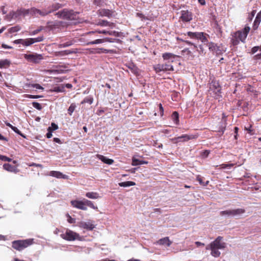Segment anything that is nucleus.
Wrapping results in <instances>:
<instances>
[{
    "instance_id": "obj_1",
    "label": "nucleus",
    "mask_w": 261,
    "mask_h": 261,
    "mask_svg": "<svg viewBox=\"0 0 261 261\" xmlns=\"http://www.w3.org/2000/svg\"><path fill=\"white\" fill-rule=\"evenodd\" d=\"M225 247L226 244L222 241V237L219 236L206 246V249L211 250V254L215 257H218L221 254L219 249H223Z\"/></svg>"
},
{
    "instance_id": "obj_2",
    "label": "nucleus",
    "mask_w": 261,
    "mask_h": 261,
    "mask_svg": "<svg viewBox=\"0 0 261 261\" xmlns=\"http://www.w3.org/2000/svg\"><path fill=\"white\" fill-rule=\"evenodd\" d=\"M250 30V27L246 26L243 30L238 31L234 33L232 35L231 39V42L233 45H238L240 41L244 42Z\"/></svg>"
},
{
    "instance_id": "obj_3",
    "label": "nucleus",
    "mask_w": 261,
    "mask_h": 261,
    "mask_svg": "<svg viewBox=\"0 0 261 261\" xmlns=\"http://www.w3.org/2000/svg\"><path fill=\"white\" fill-rule=\"evenodd\" d=\"M34 243L33 239L14 241L12 242V247L16 250L20 251Z\"/></svg>"
},
{
    "instance_id": "obj_4",
    "label": "nucleus",
    "mask_w": 261,
    "mask_h": 261,
    "mask_svg": "<svg viewBox=\"0 0 261 261\" xmlns=\"http://www.w3.org/2000/svg\"><path fill=\"white\" fill-rule=\"evenodd\" d=\"M61 237L65 240L68 241H73L74 240H82V237L79 233L74 232L70 229H66L64 233L61 234Z\"/></svg>"
},
{
    "instance_id": "obj_5",
    "label": "nucleus",
    "mask_w": 261,
    "mask_h": 261,
    "mask_svg": "<svg viewBox=\"0 0 261 261\" xmlns=\"http://www.w3.org/2000/svg\"><path fill=\"white\" fill-rule=\"evenodd\" d=\"M23 57L28 62L33 63H38L43 59L42 55L36 53L25 54Z\"/></svg>"
},
{
    "instance_id": "obj_6",
    "label": "nucleus",
    "mask_w": 261,
    "mask_h": 261,
    "mask_svg": "<svg viewBox=\"0 0 261 261\" xmlns=\"http://www.w3.org/2000/svg\"><path fill=\"white\" fill-rule=\"evenodd\" d=\"M153 69L156 72H159L161 71H173V66L168 63H166L164 64H157L153 66Z\"/></svg>"
},
{
    "instance_id": "obj_7",
    "label": "nucleus",
    "mask_w": 261,
    "mask_h": 261,
    "mask_svg": "<svg viewBox=\"0 0 261 261\" xmlns=\"http://www.w3.org/2000/svg\"><path fill=\"white\" fill-rule=\"evenodd\" d=\"M73 14L72 11H68L65 9L56 13L58 17L69 19H74Z\"/></svg>"
},
{
    "instance_id": "obj_8",
    "label": "nucleus",
    "mask_w": 261,
    "mask_h": 261,
    "mask_svg": "<svg viewBox=\"0 0 261 261\" xmlns=\"http://www.w3.org/2000/svg\"><path fill=\"white\" fill-rule=\"evenodd\" d=\"M77 225L80 228L85 229L88 230H92L95 227V225L91 221H88L87 222L81 221L78 223Z\"/></svg>"
},
{
    "instance_id": "obj_9",
    "label": "nucleus",
    "mask_w": 261,
    "mask_h": 261,
    "mask_svg": "<svg viewBox=\"0 0 261 261\" xmlns=\"http://www.w3.org/2000/svg\"><path fill=\"white\" fill-rule=\"evenodd\" d=\"M71 204L74 207L76 208L84 211L87 210V207L84 206V199L83 200H72L71 201Z\"/></svg>"
},
{
    "instance_id": "obj_10",
    "label": "nucleus",
    "mask_w": 261,
    "mask_h": 261,
    "mask_svg": "<svg viewBox=\"0 0 261 261\" xmlns=\"http://www.w3.org/2000/svg\"><path fill=\"white\" fill-rule=\"evenodd\" d=\"M41 41H42V39L41 38H28L23 39L22 45L24 46H28L35 42H40Z\"/></svg>"
},
{
    "instance_id": "obj_11",
    "label": "nucleus",
    "mask_w": 261,
    "mask_h": 261,
    "mask_svg": "<svg viewBox=\"0 0 261 261\" xmlns=\"http://www.w3.org/2000/svg\"><path fill=\"white\" fill-rule=\"evenodd\" d=\"M94 32H97L99 34H104L106 35H109L111 36H114L115 37H119L120 36L121 33L114 31H106V30H103V31H96L95 32H89V34L93 33Z\"/></svg>"
},
{
    "instance_id": "obj_12",
    "label": "nucleus",
    "mask_w": 261,
    "mask_h": 261,
    "mask_svg": "<svg viewBox=\"0 0 261 261\" xmlns=\"http://www.w3.org/2000/svg\"><path fill=\"white\" fill-rule=\"evenodd\" d=\"M172 243V241L169 240V238L165 237L158 241L156 244L164 246L165 247H169L171 245Z\"/></svg>"
},
{
    "instance_id": "obj_13",
    "label": "nucleus",
    "mask_w": 261,
    "mask_h": 261,
    "mask_svg": "<svg viewBox=\"0 0 261 261\" xmlns=\"http://www.w3.org/2000/svg\"><path fill=\"white\" fill-rule=\"evenodd\" d=\"M48 175L55 177L58 178L68 179V176L66 175L63 174L59 171H51L48 173Z\"/></svg>"
},
{
    "instance_id": "obj_14",
    "label": "nucleus",
    "mask_w": 261,
    "mask_h": 261,
    "mask_svg": "<svg viewBox=\"0 0 261 261\" xmlns=\"http://www.w3.org/2000/svg\"><path fill=\"white\" fill-rule=\"evenodd\" d=\"M180 18L184 21H190L192 19V14L188 11H182Z\"/></svg>"
},
{
    "instance_id": "obj_15",
    "label": "nucleus",
    "mask_w": 261,
    "mask_h": 261,
    "mask_svg": "<svg viewBox=\"0 0 261 261\" xmlns=\"http://www.w3.org/2000/svg\"><path fill=\"white\" fill-rule=\"evenodd\" d=\"M176 57V55L169 53H164L162 55V57L164 60H168L167 62L168 63H169V62H173Z\"/></svg>"
},
{
    "instance_id": "obj_16",
    "label": "nucleus",
    "mask_w": 261,
    "mask_h": 261,
    "mask_svg": "<svg viewBox=\"0 0 261 261\" xmlns=\"http://www.w3.org/2000/svg\"><path fill=\"white\" fill-rule=\"evenodd\" d=\"M96 157L99 160L101 161L103 163L106 164L112 165L114 162L113 160L108 159L107 157L101 154H97Z\"/></svg>"
},
{
    "instance_id": "obj_17",
    "label": "nucleus",
    "mask_w": 261,
    "mask_h": 261,
    "mask_svg": "<svg viewBox=\"0 0 261 261\" xmlns=\"http://www.w3.org/2000/svg\"><path fill=\"white\" fill-rule=\"evenodd\" d=\"M31 11L34 14L40 15L41 16H45L51 12V11H46V10L41 11V10L36 9V8H33Z\"/></svg>"
},
{
    "instance_id": "obj_18",
    "label": "nucleus",
    "mask_w": 261,
    "mask_h": 261,
    "mask_svg": "<svg viewBox=\"0 0 261 261\" xmlns=\"http://www.w3.org/2000/svg\"><path fill=\"white\" fill-rule=\"evenodd\" d=\"M191 139V137H189L188 135H182L181 136H179L178 137H176L174 138H173L172 140L175 143H177L178 142L180 141H186L190 140Z\"/></svg>"
},
{
    "instance_id": "obj_19",
    "label": "nucleus",
    "mask_w": 261,
    "mask_h": 261,
    "mask_svg": "<svg viewBox=\"0 0 261 261\" xmlns=\"http://www.w3.org/2000/svg\"><path fill=\"white\" fill-rule=\"evenodd\" d=\"M86 196L90 199H96L100 198V196L98 193L94 192H89L86 194Z\"/></svg>"
},
{
    "instance_id": "obj_20",
    "label": "nucleus",
    "mask_w": 261,
    "mask_h": 261,
    "mask_svg": "<svg viewBox=\"0 0 261 261\" xmlns=\"http://www.w3.org/2000/svg\"><path fill=\"white\" fill-rule=\"evenodd\" d=\"M261 21V11L257 14L253 23L254 29H256Z\"/></svg>"
},
{
    "instance_id": "obj_21",
    "label": "nucleus",
    "mask_w": 261,
    "mask_h": 261,
    "mask_svg": "<svg viewBox=\"0 0 261 261\" xmlns=\"http://www.w3.org/2000/svg\"><path fill=\"white\" fill-rule=\"evenodd\" d=\"M148 163V162L143 161V160H140L138 159H137L135 157H133L132 158V166H137L139 165H142V164H147Z\"/></svg>"
},
{
    "instance_id": "obj_22",
    "label": "nucleus",
    "mask_w": 261,
    "mask_h": 261,
    "mask_svg": "<svg viewBox=\"0 0 261 261\" xmlns=\"http://www.w3.org/2000/svg\"><path fill=\"white\" fill-rule=\"evenodd\" d=\"M3 168L5 170L12 172H16L17 169L15 167L12 166L9 164H5L3 165Z\"/></svg>"
},
{
    "instance_id": "obj_23",
    "label": "nucleus",
    "mask_w": 261,
    "mask_h": 261,
    "mask_svg": "<svg viewBox=\"0 0 261 261\" xmlns=\"http://www.w3.org/2000/svg\"><path fill=\"white\" fill-rule=\"evenodd\" d=\"M97 25L101 26H108L111 28H113L115 26V24L113 23L108 22L105 20H101L99 21L97 23Z\"/></svg>"
},
{
    "instance_id": "obj_24",
    "label": "nucleus",
    "mask_w": 261,
    "mask_h": 261,
    "mask_svg": "<svg viewBox=\"0 0 261 261\" xmlns=\"http://www.w3.org/2000/svg\"><path fill=\"white\" fill-rule=\"evenodd\" d=\"M232 210V217L239 216L245 213V210L242 208H238Z\"/></svg>"
},
{
    "instance_id": "obj_25",
    "label": "nucleus",
    "mask_w": 261,
    "mask_h": 261,
    "mask_svg": "<svg viewBox=\"0 0 261 261\" xmlns=\"http://www.w3.org/2000/svg\"><path fill=\"white\" fill-rule=\"evenodd\" d=\"M84 202L85 206H88L89 207L94 210H97L98 208L96 206H95L93 203L90 200L84 199Z\"/></svg>"
},
{
    "instance_id": "obj_26",
    "label": "nucleus",
    "mask_w": 261,
    "mask_h": 261,
    "mask_svg": "<svg viewBox=\"0 0 261 261\" xmlns=\"http://www.w3.org/2000/svg\"><path fill=\"white\" fill-rule=\"evenodd\" d=\"M118 184L120 187H127L136 185V183L135 182L131 181L121 182H119Z\"/></svg>"
},
{
    "instance_id": "obj_27",
    "label": "nucleus",
    "mask_w": 261,
    "mask_h": 261,
    "mask_svg": "<svg viewBox=\"0 0 261 261\" xmlns=\"http://www.w3.org/2000/svg\"><path fill=\"white\" fill-rule=\"evenodd\" d=\"M73 51H71L69 50H64V51H59V52H57L56 53V56H65V55H69V54H70L71 53H72Z\"/></svg>"
},
{
    "instance_id": "obj_28",
    "label": "nucleus",
    "mask_w": 261,
    "mask_h": 261,
    "mask_svg": "<svg viewBox=\"0 0 261 261\" xmlns=\"http://www.w3.org/2000/svg\"><path fill=\"white\" fill-rule=\"evenodd\" d=\"M187 35L192 39H198V38L200 36L199 32L193 33L189 32L187 33Z\"/></svg>"
},
{
    "instance_id": "obj_29",
    "label": "nucleus",
    "mask_w": 261,
    "mask_h": 261,
    "mask_svg": "<svg viewBox=\"0 0 261 261\" xmlns=\"http://www.w3.org/2000/svg\"><path fill=\"white\" fill-rule=\"evenodd\" d=\"M105 42V40L103 39H96L94 41L88 42L86 43L87 45H90V44H101Z\"/></svg>"
},
{
    "instance_id": "obj_30",
    "label": "nucleus",
    "mask_w": 261,
    "mask_h": 261,
    "mask_svg": "<svg viewBox=\"0 0 261 261\" xmlns=\"http://www.w3.org/2000/svg\"><path fill=\"white\" fill-rule=\"evenodd\" d=\"M10 65V62L8 60H2L0 61V68H7Z\"/></svg>"
},
{
    "instance_id": "obj_31",
    "label": "nucleus",
    "mask_w": 261,
    "mask_h": 261,
    "mask_svg": "<svg viewBox=\"0 0 261 261\" xmlns=\"http://www.w3.org/2000/svg\"><path fill=\"white\" fill-rule=\"evenodd\" d=\"M59 22L58 21H51L48 22L47 23V27L50 29H54L59 25Z\"/></svg>"
},
{
    "instance_id": "obj_32",
    "label": "nucleus",
    "mask_w": 261,
    "mask_h": 261,
    "mask_svg": "<svg viewBox=\"0 0 261 261\" xmlns=\"http://www.w3.org/2000/svg\"><path fill=\"white\" fill-rule=\"evenodd\" d=\"M221 215L222 216H227L228 217H232V210H226L221 212Z\"/></svg>"
},
{
    "instance_id": "obj_33",
    "label": "nucleus",
    "mask_w": 261,
    "mask_h": 261,
    "mask_svg": "<svg viewBox=\"0 0 261 261\" xmlns=\"http://www.w3.org/2000/svg\"><path fill=\"white\" fill-rule=\"evenodd\" d=\"M95 51H94V53H97V54H100L101 53H108L110 52V50L107 49L103 48H96L95 49Z\"/></svg>"
},
{
    "instance_id": "obj_34",
    "label": "nucleus",
    "mask_w": 261,
    "mask_h": 261,
    "mask_svg": "<svg viewBox=\"0 0 261 261\" xmlns=\"http://www.w3.org/2000/svg\"><path fill=\"white\" fill-rule=\"evenodd\" d=\"M172 118L175 123L177 124L178 123V114L176 112H174L172 115Z\"/></svg>"
},
{
    "instance_id": "obj_35",
    "label": "nucleus",
    "mask_w": 261,
    "mask_h": 261,
    "mask_svg": "<svg viewBox=\"0 0 261 261\" xmlns=\"http://www.w3.org/2000/svg\"><path fill=\"white\" fill-rule=\"evenodd\" d=\"M76 108V105L74 103H72L71 104V105L70 106V107H69L68 109V114L71 116L72 115V113L74 112L75 109Z\"/></svg>"
},
{
    "instance_id": "obj_36",
    "label": "nucleus",
    "mask_w": 261,
    "mask_h": 261,
    "mask_svg": "<svg viewBox=\"0 0 261 261\" xmlns=\"http://www.w3.org/2000/svg\"><path fill=\"white\" fill-rule=\"evenodd\" d=\"M20 29L21 27L20 26L16 25L10 28L9 31L10 33H13L19 31V30H20Z\"/></svg>"
},
{
    "instance_id": "obj_37",
    "label": "nucleus",
    "mask_w": 261,
    "mask_h": 261,
    "mask_svg": "<svg viewBox=\"0 0 261 261\" xmlns=\"http://www.w3.org/2000/svg\"><path fill=\"white\" fill-rule=\"evenodd\" d=\"M73 43V42L72 41H68L66 43H62V44H60L59 45V48H62V47H68V46H69L71 45H72Z\"/></svg>"
},
{
    "instance_id": "obj_38",
    "label": "nucleus",
    "mask_w": 261,
    "mask_h": 261,
    "mask_svg": "<svg viewBox=\"0 0 261 261\" xmlns=\"http://www.w3.org/2000/svg\"><path fill=\"white\" fill-rule=\"evenodd\" d=\"M93 101V99L92 97H87L85 98L82 101V103H89V104H91Z\"/></svg>"
},
{
    "instance_id": "obj_39",
    "label": "nucleus",
    "mask_w": 261,
    "mask_h": 261,
    "mask_svg": "<svg viewBox=\"0 0 261 261\" xmlns=\"http://www.w3.org/2000/svg\"><path fill=\"white\" fill-rule=\"evenodd\" d=\"M61 5H60V4H58V3L53 4L51 6L52 9L51 10H50L49 11H51V12L53 11L58 10V9L61 8Z\"/></svg>"
},
{
    "instance_id": "obj_40",
    "label": "nucleus",
    "mask_w": 261,
    "mask_h": 261,
    "mask_svg": "<svg viewBox=\"0 0 261 261\" xmlns=\"http://www.w3.org/2000/svg\"><path fill=\"white\" fill-rule=\"evenodd\" d=\"M33 106L36 108V109L38 110H40L42 109V106L41 105L38 103V102H33Z\"/></svg>"
},
{
    "instance_id": "obj_41",
    "label": "nucleus",
    "mask_w": 261,
    "mask_h": 261,
    "mask_svg": "<svg viewBox=\"0 0 261 261\" xmlns=\"http://www.w3.org/2000/svg\"><path fill=\"white\" fill-rule=\"evenodd\" d=\"M200 36L197 39H200L202 42H205L207 40L206 38L203 35V33H199Z\"/></svg>"
},
{
    "instance_id": "obj_42",
    "label": "nucleus",
    "mask_w": 261,
    "mask_h": 261,
    "mask_svg": "<svg viewBox=\"0 0 261 261\" xmlns=\"http://www.w3.org/2000/svg\"><path fill=\"white\" fill-rule=\"evenodd\" d=\"M67 221L70 223H75V219L72 218L69 215L67 214Z\"/></svg>"
},
{
    "instance_id": "obj_43",
    "label": "nucleus",
    "mask_w": 261,
    "mask_h": 261,
    "mask_svg": "<svg viewBox=\"0 0 261 261\" xmlns=\"http://www.w3.org/2000/svg\"><path fill=\"white\" fill-rule=\"evenodd\" d=\"M0 160L10 162L11 159L6 156L0 155Z\"/></svg>"
},
{
    "instance_id": "obj_44",
    "label": "nucleus",
    "mask_w": 261,
    "mask_h": 261,
    "mask_svg": "<svg viewBox=\"0 0 261 261\" xmlns=\"http://www.w3.org/2000/svg\"><path fill=\"white\" fill-rule=\"evenodd\" d=\"M48 133L46 134V137L47 138H50L52 136V130L50 127L48 128Z\"/></svg>"
},
{
    "instance_id": "obj_45",
    "label": "nucleus",
    "mask_w": 261,
    "mask_h": 261,
    "mask_svg": "<svg viewBox=\"0 0 261 261\" xmlns=\"http://www.w3.org/2000/svg\"><path fill=\"white\" fill-rule=\"evenodd\" d=\"M32 87L33 88H35L37 89H40V90L44 89V88L42 86H41L39 84H35L32 85Z\"/></svg>"
},
{
    "instance_id": "obj_46",
    "label": "nucleus",
    "mask_w": 261,
    "mask_h": 261,
    "mask_svg": "<svg viewBox=\"0 0 261 261\" xmlns=\"http://www.w3.org/2000/svg\"><path fill=\"white\" fill-rule=\"evenodd\" d=\"M208 48L211 50H214L215 49L216 46L213 43H210L208 44Z\"/></svg>"
},
{
    "instance_id": "obj_47",
    "label": "nucleus",
    "mask_w": 261,
    "mask_h": 261,
    "mask_svg": "<svg viewBox=\"0 0 261 261\" xmlns=\"http://www.w3.org/2000/svg\"><path fill=\"white\" fill-rule=\"evenodd\" d=\"M12 129L14 132H15L16 133H17V134H19V135H21V136H22V137H24V136H23V135L21 134L20 132L19 131V130L17 127H15V126H13V127H12Z\"/></svg>"
},
{
    "instance_id": "obj_48",
    "label": "nucleus",
    "mask_w": 261,
    "mask_h": 261,
    "mask_svg": "<svg viewBox=\"0 0 261 261\" xmlns=\"http://www.w3.org/2000/svg\"><path fill=\"white\" fill-rule=\"evenodd\" d=\"M103 40H105V42H114L115 41V39H112L111 38H104Z\"/></svg>"
},
{
    "instance_id": "obj_49",
    "label": "nucleus",
    "mask_w": 261,
    "mask_h": 261,
    "mask_svg": "<svg viewBox=\"0 0 261 261\" xmlns=\"http://www.w3.org/2000/svg\"><path fill=\"white\" fill-rule=\"evenodd\" d=\"M159 111H160V115L161 116H162L163 115V112H164L163 108L161 104H159Z\"/></svg>"
},
{
    "instance_id": "obj_50",
    "label": "nucleus",
    "mask_w": 261,
    "mask_h": 261,
    "mask_svg": "<svg viewBox=\"0 0 261 261\" xmlns=\"http://www.w3.org/2000/svg\"><path fill=\"white\" fill-rule=\"evenodd\" d=\"M51 128L52 131L54 130H56L58 128V126L57 124H56L54 123H51V127H50Z\"/></svg>"
},
{
    "instance_id": "obj_51",
    "label": "nucleus",
    "mask_w": 261,
    "mask_h": 261,
    "mask_svg": "<svg viewBox=\"0 0 261 261\" xmlns=\"http://www.w3.org/2000/svg\"><path fill=\"white\" fill-rule=\"evenodd\" d=\"M259 50V46H254L252 48V53L253 54L255 53L257 51Z\"/></svg>"
},
{
    "instance_id": "obj_52",
    "label": "nucleus",
    "mask_w": 261,
    "mask_h": 261,
    "mask_svg": "<svg viewBox=\"0 0 261 261\" xmlns=\"http://www.w3.org/2000/svg\"><path fill=\"white\" fill-rule=\"evenodd\" d=\"M27 97L31 98H38L41 97L42 96H38V95H28L27 96Z\"/></svg>"
},
{
    "instance_id": "obj_53",
    "label": "nucleus",
    "mask_w": 261,
    "mask_h": 261,
    "mask_svg": "<svg viewBox=\"0 0 261 261\" xmlns=\"http://www.w3.org/2000/svg\"><path fill=\"white\" fill-rule=\"evenodd\" d=\"M22 40H23V39H22L15 40L14 41L13 43L15 44H22Z\"/></svg>"
},
{
    "instance_id": "obj_54",
    "label": "nucleus",
    "mask_w": 261,
    "mask_h": 261,
    "mask_svg": "<svg viewBox=\"0 0 261 261\" xmlns=\"http://www.w3.org/2000/svg\"><path fill=\"white\" fill-rule=\"evenodd\" d=\"M195 243L197 245V247L204 246V243L200 242H198L197 241V242H196Z\"/></svg>"
},
{
    "instance_id": "obj_55",
    "label": "nucleus",
    "mask_w": 261,
    "mask_h": 261,
    "mask_svg": "<svg viewBox=\"0 0 261 261\" xmlns=\"http://www.w3.org/2000/svg\"><path fill=\"white\" fill-rule=\"evenodd\" d=\"M232 166V164H223L222 165V167L223 168H226V167L230 168Z\"/></svg>"
},
{
    "instance_id": "obj_56",
    "label": "nucleus",
    "mask_w": 261,
    "mask_h": 261,
    "mask_svg": "<svg viewBox=\"0 0 261 261\" xmlns=\"http://www.w3.org/2000/svg\"><path fill=\"white\" fill-rule=\"evenodd\" d=\"M0 140H4V141H8L7 138H5V137H4L3 135H2L1 134H0Z\"/></svg>"
},
{
    "instance_id": "obj_57",
    "label": "nucleus",
    "mask_w": 261,
    "mask_h": 261,
    "mask_svg": "<svg viewBox=\"0 0 261 261\" xmlns=\"http://www.w3.org/2000/svg\"><path fill=\"white\" fill-rule=\"evenodd\" d=\"M198 1L202 5H204L205 4V0H198Z\"/></svg>"
},
{
    "instance_id": "obj_58",
    "label": "nucleus",
    "mask_w": 261,
    "mask_h": 261,
    "mask_svg": "<svg viewBox=\"0 0 261 261\" xmlns=\"http://www.w3.org/2000/svg\"><path fill=\"white\" fill-rule=\"evenodd\" d=\"M136 170H137V168H132L130 170H129L128 171L132 173H135Z\"/></svg>"
},
{
    "instance_id": "obj_59",
    "label": "nucleus",
    "mask_w": 261,
    "mask_h": 261,
    "mask_svg": "<svg viewBox=\"0 0 261 261\" xmlns=\"http://www.w3.org/2000/svg\"><path fill=\"white\" fill-rule=\"evenodd\" d=\"M54 140L55 142H56V143H61V141L59 139V138H55L54 139Z\"/></svg>"
},
{
    "instance_id": "obj_60",
    "label": "nucleus",
    "mask_w": 261,
    "mask_h": 261,
    "mask_svg": "<svg viewBox=\"0 0 261 261\" xmlns=\"http://www.w3.org/2000/svg\"><path fill=\"white\" fill-rule=\"evenodd\" d=\"M186 43H187L188 44H191V45H193L194 47L195 48H196L197 47V46L193 44L192 43H191V42L189 41H186Z\"/></svg>"
},
{
    "instance_id": "obj_61",
    "label": "nucleus",
    "mask_w": 261,
    "mask_h": 261,
    "mask_svg": "<svg viewBox=\"0 0 261 261\" xmlns=\"http://www.w3.org/2000/svg\"><path fill=\"white\" fill-rule=\"evenodd\" d=\"M55 91H56V92H61L62 90L60 89V88L59 87H56L55 88Z\"/></svg>"
},
{
    "instance_id": "obj_62",
    "label": "nucleus",
    "mask_w": 261,
    "mask_h": 261,
    "mask_svg": "<svg viewBox=\"0 0 261 261\" xmlns=\"http://www.w3.org/2000/svg\"><path fill=\"white\" fill-rule=\"evenodd\" d=\"M2 46L5 48H12L11 47L7 45H6V44H3Z\"/></svg>"
},
{
    "instance_id": "obj_63",
    "label": "nucleus",
    "mask_w": 261,
    "mask_h": 261,
    "mask_svg": "<svg viewBox=\"0 0 261 261\" xmlns=\"http://www.w3.org/2000/svg\"><path fill=\"white\" fill-rule=\"evenodd\" d=\"M6 125L11 127V128H12V127H13V126H12L10 123H8V122H6L5 123Z\"/></svg>"
},
{
    "instance_id": "obj_64",
    "label": "nucleus",
    "mask_w": 261,
    "mask_h": 261,
    "mask_svg": "<svg viewBox=\"0 0 261 261\" xmlns=\"http://www.w3.org/2000/svg\"><path fill=\"white\" fill-rule=\"evenodd\" d=\"M208 153H209V152L208 151L206 150L204 152V155L205 156H207L208 155Z\"/></svg>"
}]
</instances>
